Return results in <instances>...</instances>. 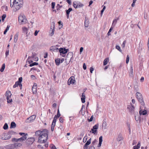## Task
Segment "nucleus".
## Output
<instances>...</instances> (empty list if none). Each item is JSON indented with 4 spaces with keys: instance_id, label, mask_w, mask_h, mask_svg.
<instances>
[{
    "instance_id": "nucleus-1",
    "label": "nucleus",
    "mask_w": 149,
    "mask_h": 149,
    "mask_svg": "<svg viewBox=\"0 0 149 149\" xmlns=\"http://www.w3.org/2000/svg\"><path fill=\"white\" fill-rule=\"evenodd\" d=\"M48 133V130L46 129L42 130V131L38 130L35 132L34 137H29L27 140L30 139L35 140V139H37L38 140H40L41 139H43V140H47Z\"/></svg>"
},
{
    "instance_id": "nucleus-2",
    "label": "nucleus",
    "mask_w": 149,
    "mask_h": 149,
    "mask_svg": "<svg viewBox=\"0 0 149 149\" xmlns=\"http://www.w3.org/2000/svg\"><path fill=\"white\" fill-rule=\"evenodd\" d=\"M14 143L8 145L4 147V148L7 149H14L15 148H17L21 147L22 146L21 143L19 141V140H13ZM20 141L23 140H19Z\"/></svg>"
},
{
    "instance_id": "nucleus-3",
    "label": "nucleus",
    "mask_w": 149,
    "mask_h": 149,
    "mask_svg": "<svg viewBox=\"0 0 149 149\" xmlns=\"http://www.w3.org/2000/svg\"><path fill=\"white\" fill-rule=\"evenodd\" d=\"M136 97L139 102L141 104V107L145 105V103L141 94L139 92H137L136 94Z\"/></svg>"
},
{
    "instance_id": "nucleus-4",
    "label": "nucleus",
    "mask_w": 149,
    "mask_h": 149,
    "mask_svg": "<svg viewBox=\"0 0 149 149\" xmlns=\"http://www.w3.org/2000/svg\"><path fill=\"white\" fill-rule=\"evenodd\" d=\"M18 21L19 22L25 24L27 22V19L26 16L24 15H20L18 17Z\"/></svg>"
},
{
    "instance_id": "nucleus-5",
    "label": "nucleus",
    "mask_w": 149,
    "mask_h": 149,
    "mask_svg": "<svg viewBox=\"0 0 149 149\" xmlns=\"http://www.w3.org/2000/svg\"><path fill=\"white\" fill-rule=\"evenodd\" d=\"M73 4V6L75 8H82L84 6L83 4L77 1H74Z\"/></svg>"
},
{
    "instance_id": "nucleus-6",
    "label": "nucleus",
    "mask_w": 149,
    "mask_h": 149,
    "mask_svg": "<svg viewBox=\"0 0 149 149\" xmlns=\"http://www.w3.org/2000/svg\"><path fill=\"white\" fill-rule=\"evenodd\" d=\"M127 109L129 110V112L132 114L135 115L136 112L134 111V106L131 103L130 105L127 106Z\"/></svg>"
},
{
    "instance_id": "nucleus-7",
    "label": "nucleus",
    "mask_w": 149,
    "mask_h": 149,
    "mask_svg": "<svg viewBox=\"0 0 149 149\" xmlns=\"http://www.w3.org/2000/svg\"><path fill=\"white\" fill-rule=\"evenodd\" d=\"M73 54L71 52H70L68 53L66 56V62L68 61V62H70L73 57Z\"/></svg>"
},
{
    "instance_id": "nucleus-8",
    "label": "nucleus",
    "mask_w": 149,
    "mask_h": 149,
    "mask_svg": "<svg viewBox=\"0 0 149 149\" xmlns=\"http://www.w3.org/2000/svg\"><path fill=\"white\" fill-rule=\"evenodd\" d=\"M99 125L98 124H97L94 126L93 128L91 129V132H92L94 134H97V130L98 128Z\"/></svg>"
},
{
    "instance_id": "nucleus-9",
    "label": "nucleus",
    "mask_w": 149,
    "mask_h": 149,
    "mask_svg": "<svg viewBox=\"0 0 149 149\" xmlns=\"http://www.w3.org/2000/svg\"><path fill=\"white\" fill-rule=\"evenodd\" d=\"M58 50L60 55L63 57H65V47H61L58 49Z\"/></svg>"
},
{
    "instance_id": "nucleus-10",
    "label": "nucleus",
    "mask_w": 149,
    "mask_h": 149,
    "mask_svg": "<svg viewBox=\"0 0 149 149\" xmlns=\"http://www.w3.org/2000/svg\"><path fill=\"white\" fill-rule=\"evenodd\" d=\"M19 2L18 0H14L12 5V6L15 7V9L17 10H19L18 9V3H19Z\"/></svg>"
},
{
    "instance_id": "nucleus-11",
    "label": "nucleus",
    "mask_w": 149,
    "mask_h": 149,
    "mask_svg": "<svg viewBox=\"0 0 149 149\" xmlns=\"http://www.w3.org/2000/svg\"><path fill=\"white\" fill-rule=\"evenodd\" d=\"M36 117V116L35 115L31 116L27 118L26 120V122H31L35 119Z\"/></svg>"
},
{
    "instance_id": "nucleus-12",
    "label": "nucleus",
    "mask_w": 149,
    "mask_h": 149,
    "mask_svg": "<svg viewBox=\"0 0 149 149\" xmlns=\"http://www.w3.org/2000/svg\"><path fill=\"white\" fill-rule=\"evenodd\" d=\"M75 81L74 78V77L72 78L71 77L68 80L67 84L69 85H70V84H74Z\"/></svg>"
},
{
    "instance_id": "nucleus-13",
    "label": "nucleus",
    "mask_w": 149,
    "mask_h": 149,
    "mask_svg": "<svg viewBox=\"0 0 149 149\" xmlns=\"http://www.w3.org/2000/svg\"><path fill=\"white\" fill-rule=\"evenodd\" d=\"M32 92L33 94H36L37 92V84L36 83H34L32 87Z\"/></svg>"
},
{
    "instance_id": "nucleus-14",
    "label": "nucleus",
    "mask_w": 149,
    "mask_h": 149,
    "mask_svg": "<svg viewBox=\"0 0 149 149\" xmlns=\"http://www.w3.org/2000/svg\"><path fill=\"white\" fill-rule=\"evenodd\" d=\"M28 136V134L27 133H26V135H23L20 138L16 139L15 138H13L12 140H26L27 138V136Z\"/></svg>"
},
{
    "instance_id": "nucleus-15",
    "label": "nucleus",
    "mask_w": 149,
    "mask_h": 149,
    "mask_svg": "<svg viewBox=\"0 0 149 149\" xmlns=\"http://www.w3.org/2000/svg\"><path fill=\"white\" fill-rule=\"evenodd\" d=\"M58 50V49L55 46H51L49 48L50 51H52L54 52L57 51Z\"/></svg>"
},
{
    "instance_id": "nucleus-16",
    "label": "nucleus",
    "mask_w": 149,
    "mask_h": 149,
    "mask_svg": "<svg viewBox=\"0 0 149 149\" xmlns=\"http://www.w3.org/2000/svg\"><path fill=\"white\" fill-rule=\"evenodd\" d=\"M89 23L88 19L87 17H85L84 22L85 26L86 27H88Z\"/></svg>"
},
{
    "instance_id": "nucleus-17",
    "label": "nucleus",
    "mask_w": 149,
    "mask_h": 149,
    "mask_svg": "<svg viewBox=\"0 0 149 149\" xmlns=\"http://www.w3.org/2000/svg\"><path fill=\"white\" fill-rule=\"evenodd\" d=\"M19 2V3H18V9L19 10L23 6V4L24 3L23 0H18Z\"/></svg>"
},
{
    "instance_id": "nucleus-18",
    "label": "nucleus",
    "mask_w": 149,
    "mask_h": 149,
    "mask_svg": "<svg viewBox=\"0 0 149 149\" xmlns=\"http://www.w3.org/2000/svg\"><path fill=\"white\" fill-rule=\"evenodd\" d=\"M22 33L26 34V36L27 37L28 36V34L27 32L28 30V29L25 27H22Z\"/></svg>"
},
{
    "instance_id": "nucleus-19",
    "label": "nucleus",
    "mask_w": 149,
    "mask_h": 149,
    "mask_svg": "<svg viewBox=\"0 0 149 149\" xmlns=\"http://www.w3.org/2000/svg\"><path fill=\"white\" fill-rule=\"evenodd\" d=\"M22 80V77H20L18 79V80L15 83L18 86H19L20 84H21V82Z\"/></svg>"
},
{
    "instance_id": "nucleus-20",
    "label": "nucleus",
    "mask_w": 149,
    "mask_h": 149,
    "mask_svg": "<svg viewBox=\"0 0 149 149\" xmlns=\"http://www.w3.org/2000/svg\"><path fill=\"white\" fill-rule=\"evenodd\" d=\"M81 97H82L81 98V102L82 103H84L85 102V99L86 97L85 93H83L82 94Z\"/></svg>"
},
{
    "instance_id": "nucleus-21",
    "label": "nucleus",
    "mask_w": 149,
    "mask_h": 149,
    "mask_svg": "<svg viewBox=\"0 0 149 149\" xmlns=\"http://www.w3.org/2000/svg\"><path fill=\"white\" fill-rule=\"evenodd\" d=\"M135 115H136L135 116V120L137 121H138L139 120V121H140V117L139 116L138 112H136V113H135Z\"/></svg>"
},
{
    "instance_id": "nucleus-22",
    "label": "nucleus",
    "mask_w": 149,
    "mask_h": 149,
    "mask_svg": "<svg viewBox=\"0 0 149 149\" xmlns=\"http://www.w3.org/2000/svg\"><path fill=\"white\" fill-rule=\"evenodd\" d=\"M4 136L5 139H3V140H8L11 137V135L8 132L7 134L4 135Z\"/></svg>"
},
{
    "instance_id": "nucleus-23",
    "label": "nucleus",
    "mask_w": 149,
    "mask_h": 149,
    "mask_svg": "<svg viewBox=\"0 0 149 149\" xmlns=\"http://www.w3.org/2000/svg\"><path fill=\"white\" fill-rule=\"evenodd\" d=\"M130 76L132 77L133 76V66H130Z\"/></svg>"
},
{
    "instance_id": "nucleus-24",
    "label": "nucleus",
    "mask_w": 149,
    "mask_h": 149,
    "mask_svg": "<svg viewBox=\"0 0 149 149\" xmlns=\"http://www.w3.org/2000/svg\"><path fill=\"white\" fill-rule=\"evenodd\" d=\"M124 139V137L122 136V134L120 133L118 135L117 140H123Z\"/></svg>"
},
{
    "instance_id": "nucleus-25",
    "label": "nucleus",
    "mask_w": 149,
    "mask_h": 149,
    "mask_svg": "<svg viewBox=\"0 0 149 149\" xmlns=\"http://www.w3.org/2000/svg\"><path fill=\"white\" fill-rule=\"evenodd\" d=\"M35 140H26V144L29 146L32 144Z\"/></svg>"
},
{
    "instance_id": "nucleus-26",
    "label": "nucleus",
    "mask_w": 149,
    "mask_h": 149,
    "mask_svg": "<svg viewBox=\"0 0 149 149\" xmlns=\"http://www.w3.org/2000/svg\"><path fill=\"white\" fill-rule=\"evenodd\" d=\"M16 124L14 122H12L10 123V129L14 128L16 127Z\"/></svg>"
},
{
    "instance_id": "nucleus-27",
    "label": "nucleus",
    "mask_w": 149,
    "mask_h": 149,
    "mask_svg": "<svg viewBox=\"0 0 149 149\" xmlns=\"http://www.w3.org/2000/svg\"><path fill=\"white\" fill-rule=\"evenodd\" d=\"M139 113L140 115H145L147 114V112L146 110L144 109L143 111L142 112H141V110H140Z\"/></svg>"
},
{
    "instance_id": "nucleus-28",
    "label": "nucleus",
    "mask_w": 149,
    "mask_h": 149,
    "mask_svg": "<svg viewBox=\"0 0 149 149\" xmlns=\"http://www.w3.org/2000/svg\"><path fill=\"white\" fill-rule=\"evenodd\" d=\"M12 94L10 91H7L6 92V96L7 97H10Z\"/></svg>"
},
{
    "instance_id": "nucleus-29",
    "label": "nucleus",
    "mask_w": 149,
    "mask_h": 149,
    "mask_svg": "<svg viewBox=\"0 0 149 149\" xmlns=\"http://www.w3.org/2000/svg\"><path fill=\"white\" fill-rule=\"evenodd\" d=\"M19 34L18 33H16L14 36V42L16 43Z\"/></svg>"
},
{
    "instance_id": "nucleus-30",
    "label": "nucleus",
    "mask_w": 149,
    "mask_h": 149,
    "mask_svg": "<svg viewBox=\"0 0 149 149\" xmlns=\"http://www.w3.org/2000/svg\"><path fill=\"white\" fill-rule=\"evenodd\" d=\"M55 62L57 65H59L60 63V59L58 58H56L55 59Z\"/></svg>"
},
{
    "instance_id": "nucleus-31",
    "label": "nucleus",
    "mask_w": 149,
    "mask_h": 149,
    "mask_svg": "<svg viewBox=\"0 0 149 149\" xmlns=\"http://www.w3.org/2000/svg\"><path fill=\"white\" fill-rule=\"evenodd\" d=\"M109 62V58H105L103 61V65H106Z\"/></svg>"
},
{
    "instance_id": "nucleus-32",
    "label": "nucleus",
    "mask_w": 149,
    "mask_h": 149,
    "mask_svg": "<svg viewBox=\"0 0 149 149\" xmlns=\"http://www.w3.org/2000/svg\"><path fill=\"white\" fill-rule=\"evenodd\" d=\"M38 65V63L36 62H33L32 63L30 64L29 65V66L31 67L34 65Z\"/></svg>"
},
{
    "instance_id": "nucleus-33",
    "label": "nucleus",
    "mask_w": 149,
    "mask_h": 149,
    "mask_svg": "<svg viewBox=\"0 0 149 149\" xmlns=\"http://www.w3.org/2000/svg\"><path fill=\"white\" fill-rule=\"evenodd\" d=\"M102 127H104V129L106 128L107 126V123L105 120H104L103 121V123L102 124Z\"/></svg>"
},
{
    "instance_id": "nucleus-34",
    "label": "nucleus",
    "mask_w": 149,
    "mask_h": 149,
    "mask_svg": "<svg viewBox=\"0 0 149 149\" xmlns=\"http://www.w3.org/2000/svg\"><path fill=\"white\" fill-rule=\"evenodd\" d=\"M119 17H118L117 19H114L113 21L112 25L114 24V25L115 26L117 22V20H119Z\"/></svg>"
},
{
    "instance_id": "nucleus-35",
    "label": "nucleus",
    "mask_w": 149,
    "mask_h": 149,
    "mask_svg": "<svg viewBox=\"0 0 149 149\" xmlns=\"http://www.w3.org/2000/svg\"><path fill=\"white\" fill-rule=\"evenodd\" d=\"M3 128L5 130L8 129V125L7 123H5Z\"/></svg>"
},
{
    "instance_id": "nucleus-36",
    "label": "nucleus",
    "mask_w": 149,
    "mask_h": 149,
    "mask_svg": "<svg viewBox=\"0 0 149 149\" xmlns=\"http://www.w3.org/2000/svg\"><path fill=\"white\" fill-rule=\"evenodd\" d=\"M5 68V64L3 63L2 64L1 67L0 69V71L1 72H3Z\"/></svg>"
},
{
    "instance_id": "nucleus-37",
    "label": "nucleus",
    "mask_w": 149,
    "mask_h": 149,
    "mask_svg": "<svg viewBox=\"0 0 149 149\" xmlns=\"http://www.w3.org/2000/svg\"><path fill=\"white\" fill-rule=\"evenodd\" d=\"M72 10V8H69L68 10H66V14H70V12Z\"/></svg>"
},
{
    "instance_id": "nucleus-38",
    "label": "nucleus",
    "mask_w": 149,
    "mask_h": 149,
    "mask_svg": "<svg viewBox=\"0 0 149 149\" xmlns=\"http://www.w3.org/2000/svg\"><path fill=\"white\" fill-rule=\"evenodd\" d=\"M49 147L51 149H56L55 146L53 144H51L49 145Z\"/></svg>"
},
{
    "instance_id": "nucleus-39",
    "label": "nucleus",
    "mask_w": 149,
    "mask_h": 149,
    "mask_svg": "<svg viewBox=\"0 0 149 149\" xmlns=\"http://www.w3.org/2000/svg\"><path fill=\"white\" fill-rule=\"evenodd\" d=\"M8 133L11 135V134H17V133L13 131L12 130L9 131Z\"/></svg>"
},
{
    "instance_id": "nucleus-40",
    "label": "nucleus",
    "mask_w": 149,
    "mask_h": 149,
    "mask_svg": "<svg viewBox=\"0 0 149 149\" xmlns=\"http://www.w3.org/2000/svg\"><path fill=\"white\" fill-rule=\"evenodd\" d=\"M6 17V14H3L1 16V20L2 22H3L4 20V19Z\"/></svg>"
},
{
    "instance_id": "nucleus-41",
    "label": "nucleus",
    "mask_w": 149,
    "mask_h": 149,
    "mask_svg": "<svg viewBox=\"0 0 149 149\" xmlns=\"http://www.w3.org/2000/svg\"><path fill=\"white\" fill-rule=\"evenodd\" d=\"M30 58H31L30 56H29V57L26 61V62H28L30 64L32 63L33 62V61L32 60H30V61L28 60Z\"/></svg>"
},
{
    "instance_id": "nucleus-42",
    "label": "nucleus",
    "mask_w": 149,
    "mask_h": 149,
    "mask_svg": "<svg viewBox=\"0 0 149 149\" xmlns=\"http://www.w3.org/2000/svg\"><path fill=\"white\" fill-rule=\"evenodd\" d=\"M10 97H6V99L7 100V102L8 103H10L11 102H12V99H10Z\"/></svg>"
},
{
    "instance_id": "nucleus-43",
    "label": "nucleus",
    "mask_w": 149,
    "mask_h": 149,
    "mask_svg": "<svg viewBox=\"0 0 149 149\" xmlns=\"http://www.w3.org/2000/svg\"><path fill=\"white\" fill-rule=\"evenodd\" d=\"M9 50L8 48L7 49L6 51V52L5 53V55L6 57L7 56L9 55Z\"/></svg>"
},
{
    "instance_id": "nucleus-44",
    "label": "nucleus",
    "mask_w": 149,
    "mask_h": 149,
    "mask_svg": "<svg viewBox=\"0 0 149 149\" xmlns=\"http://www.w3.org/2000/svg\"><path fill=\"white\" fill-rule=\"evenodd\" d=\"M116 48L117 49L118 51H119L120 52H122V50L120 49V47L118 45H116Z\"/></svg>"
},
{
    "instance_id": "nucleus-45",
    "label": "nucleus",
    "mask_w": 149,
    "mask_h": 149,
    "mask_svg": "<svg viewBox=\"0 0 149 149\" xmlns=\"http://www.w3.org/2000/svg\"><path fill=\"white\" fill-rule=\"evenodd\" d=\"M103 140H99V143L97 147L98 148H100V147L101 145V144L102 143V142Z\"/></svg>"
},
{
    "instance_id": "nucleus-46",
    "label": "nucleus",
    "mask_w": 149,
    "mask_h": 149,
    "mask_svg": "<svg viewBox=\"0 0 149 149\" xmlns=\"http://www.w3.org/2000/svg\"><path fill=\"white\" fill-rule=\"evenodd\" d=\"M47 140H38V142L40 143H46Z\"/></svg>"
},
{
    "instance_id": "nucleus-47",
    "label": "nucleus",
    "mask_w": 149,
    "mask_h": 149,
    "mask_svg": "<svg viewBox=\"0 0 149 149\" xmlns=\"http://www.w3.org/2000/svg\"><path fill=\"white\" fill-rule=\"evenodd\" d=\"M130 56L128 55H127V56L126 60V63L127 64L129 61Z\"/></svg>"
},
{
    "instance_id": "nucleus-48",
    "label": "nucleus",
    "mask_w": 149,
    "mask_h": 149,
    "mask_svg": "<svg viewBox=\"0 0 149 149\" xmlns=\"http://www.w3.org/2000/svg\"><path fill=\"white\" fill-rule=\"evenodd\" d=\"M144 18L145 19H147L148 18V17L147 16V13L146 12H144Z\"/></svg>"
},
{
    "instance_id": "nucleus-49",
    "label": "nucleus",
    "mask_w": 149,
    "mask_h": 149,
    "mask_svg": "<svg viewBox=\"0 0 149 149\" xmlns=\"http://www.w3.org/2000/svg\"><path fill=\"white\" fill-rule=\"evenodd\" d=\"M58 24L59 26H61V28L63 26V23L61 21H59L58 22Z\"/></svg>"
},
{
    "instance_id": "nucleus-50",
    "label": "nucleus",
    "mask_w": 149,
    "mask_h": 149,
    "mask_svg": "<svg viewBox=\"0 0 149 149\" xmlns=\"http://www.w3.org/2000/svg\"><path fill=\"white\" fill-rule=\"evenodd\" d=\"M91 140H87V141L85 143V144L86 145H86L88 146V145H89L91 143Z\"/></svg>"
},
{
    "instance_id": "nucleus-51",
    "label": "nucleus",
    "mask_w": 149,
    "mask_h": 149,
    "mask_svg": "<svg viewBox=\"0 0 149 149\" xmlns=\"http://www.w3.org/2000/svg\"><path fill=\"white\" fill-rule=\"evenodd\" d=\"M55 4V3L54 2H52V3L51 6L52 9H53L54 8Z\"/></svg>"
},
{
    "instance_id": "nucleus-52",
    "label": "nucleus",
    "mask_w": 149,
    "mask_h": 149,
    "mask_svg": "<svg viewBox=\"0 0 149 149\" xmlns=\"http://www.w3.org/2000/svg\"><path fill=\"white\" fill-rule=\"evenodd\" d=\"M57 116H58V117H60L61 116V114L60 113L59 109L58 108L57 109Z\"/></svg>"
},
{
    "instance_id": "nucleus-53",
    "label": "nucleus",
    "mask_w": 149,
    "mask_h": 149,
    "mask_svg": "<svg viewBox=\"0 0 149 149\" xmlns=\"http://www.w3.org/2000/svg\"><path fill=\"white\" fill-rule=\"evenodd\" d=\"M93 116H91V117L89 119H88V120L89 122H91L93 120Z\"/></svg>"
},
{
    "instance_id": "nucleus-54",
    "label": "nucleus",
    "mask_w": 149,
    "mask_h": 149,
    "mask_svg": "<svg viewBox=\"0 0 149 149\" xmlns=\"http://www.w3.org/2000/svg\"><path fill=\"white\" fill-rule=\"evenodd\" d=\"M36 54L35 53H32V56L30 57L31 58H34L35 56H36Z\"/></svg>"
},
{
    "instance_id": "nucleus-55",
    "label": "nucleus",
    "mask_w": 149,
    "mask_h": 149,
    "mask_svg": "<svg viewBox=\"0 0 149 149\" xmlns=\"http://www.w3.org/2000/svg\"><path fill=\"white\" fill-rule=\"evenodd\" d=\"M66 1L69 4V5H71L72 4L71 0H66Z\"/></svg>"
},
{
    "instance_id": "nucleus-56",
    "label": "nucleus",
    "mask_w": 149,
    "mask_h": 149,
    "mask_svg": "<svg viewBox=\"0 0 149 149\" xmlns=\"http://www.w3.org/2000/svg\"><path fill=\"white\" fill-rule=\"evenodd\" d=\"M83 68L84 70L86 69V66L85 63H84L83 64Z\"/></svg>"
},
{
    "instance_id": "nucleus-57",
    "label": "nucleus",
    "mask_w": 149,
    "mask_h": 149,
    "mask_svg": "<svg viewBox=\"0 0 149 149\" xmlns=\"http://www.w3.org/2000/svg\"><path fill=\"white\" fill-rule=\"evenodd\" d=\"M94 70V69L93 67H91L90 68V72L91 73H93V72Z\"/></svg>"
},
{
    "instance_id": "nucleus-58",
    "label": "nucleus",
    "mask_w": 149,
    "mask_h": 149,
    "mask_svg": "<svg viewBox=\"0 0 149 149\" xmlns=\"http://www.w3.org/2000/svg\"><path fill=\"white\" fill-rule=\"evenodd\" d=\"M39 31H38L37 30H36L34 32V35L35 36H36Z\"/></svg>"
},
{
    "instance_id": "nucleus-59",
    "label": "nucleus",
    "mask_w": 149,
    "mask_h": 149,
    "mask_svg": "<svg viewBox=\"0 0 149 149\" xmlns=\"http://www.w3.org/2000/svg\"><path fill=\"white\" fill-rule=\"evenodd\" d=\"M83 50V48L82 47H80V54H81Z\"/></svg>"
},
{
    "instance_id": "nucleus-60",
    "label": "nucleus",
    "mask_w": 149,
    "mask_h": 149,
    "mask_svg": "<svg viewBox=\"0 0 149 149\" xmlns=\"http://www.w3.org/2000/svg\"><path fill=\"white\" fill-rule=\"evenodd\" d=\"M19 134L21 136H23L26 135V134L23 132H20L19 133Z\"/></svg>"
},
{
    "instance_id": "nucleus-61",
    "label": "nucleus",
    "mask_w": 149,
    "mask_h": 149,
    "mask_svg": "<svg viewBox=\"0 0 149 149\" xmlns=\"http://www.w3.org/2000/svg\"><path fill=\"white\" fill-rule=\"evenodd\" d=\"M59 120L60 122L62 123L63 122V119L62 117H60Z\"/></svg>"
},
{
    "instance_id": "nucleus-62",
    "label": "nucleus",
    "mask_w": 149,
    "mask_h": 149,
    "mask_svg": "<svg viewBox=\"0 0 149 149\" xmlns=\"http://www.w3.org/2000/svg\"><path fill=\"white\" fill-rule=\"evenodd\" d=\"M140 146H141V145H140V142L139 141L138 142L137 145V146H137V147L138 148H140Z\"/></svg>"
},
{
    "instance_id": "nucleus-63",
    "label": "nucleus",
    "mask_w": 149,
    "mask_h": 149,
    "mask_svg": "<svg viewBox=\"0 0 149 149\" xmlns=\"http://www.w3.org/2000/svg\"><path fill=\"white\" fill-rule=\"evenodd\" d=\"M38 148H40L41 149H43V146L41 145H38Z\"/></svg>"
},
{
    "instance_id": "nucleus-64",
    "label": "nucleus",
    "mask_w": 149,
    "mask_h": 149,
    "mask_svg": "<svg viewBox=\"0 0 149 149\" xmlns=\"http://www.w3.org/2000/svg\"><path fill=\"white\" fill-rule=\"evenodd\" d=\"M38 58L37 57H36L34 58V61H38Z\"/></svg>"
}]
</instances>
